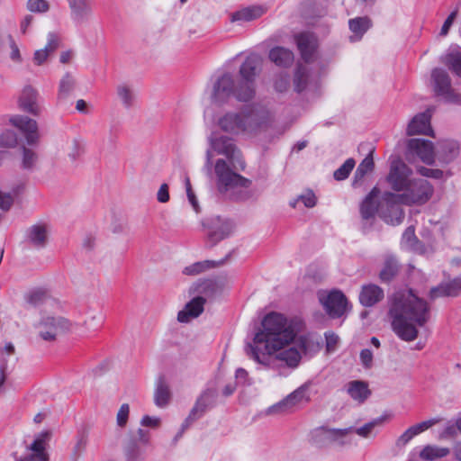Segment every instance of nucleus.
<instances>
[{
  "mask_svg": "<svg viewBox=\"0 0 461 461\" xmlns=\"http://www.w3.org/2000/svg\"><path fill=\"white\" fill-rule=\"evenodd\" d=\"M379 193V189L374 187L361 203L360 212L364 219L372 218L375 212L379 213V202L376 203L375 200L378 196Z\"/></svg>",
  "mask_w": 461,
  "mask_h": 461,
  "instance_id": "cd10ccee",
  "label": "nucleus"
},
{
  "mask_svg": "<svg viewBox=\"0 0 461 461\" xmlns=\"http://www.w3.org/2000/svg\"><path fill=\"white\" fill-rule=\"evenodd\" d=\"M308 386L303 385L298 389L294 390L289 395H287L284 400L287 403V406L292 411L294 406L301 403L303 401H308L309 397L307 395Z\"/></svg>",
  "mask_w": 461,
  "mask_h": 461,
  "instance_id": "e433bc0d",
  "label": "nucleus"
},
{
  "mask_svg": "<svg viewBox=\"0 0 461 461\" xmlns=\"http://www.w3.org/2000/svg\"><path fill=\"white\" fill-rule=\"evenodd\" d=\"M70 18L77 25L86 24L93 16L91 0H68Z\"/></svg>",
  "mask_w": 461,
  "mask_h": 461,
  "instance_id": "2eb2a0df",
  "label": "nucleus"
},
{
  "mask_svg": "<svg viewBox=\"0 0 461 461\" xmlns=\"http://www.w3.org/2000/svg\"><path fill=\"white\" fill-rule=\"evenodd\" d=\"M116 94L120 102L122 104L124 107L129 108L133 104L134 93L131 86H130L129 85H118L116 87Z\"/></svg>",
  "mask_w": 461,
  "mask_h": 461,
  "instance_id": "58836bf2",
  "label": "nucleus"
},
{
  "mask_svg": "<svg viewBox=\"0 0 461 461\" xmlns=\"http://www.w3.org/2000/svg\"><path fill=\"white\" fill-rule=\"evenodd\" d=\"M415 234L413 227H409L402 235L403 242L410 247H413L415 244Z\"/></svg>",
  "mask_w": 461,
  "mask_h": 461,
  "instance_id": "774afa93",
  "label": "nucleus"
},
{
  "mask_svg": "<svg viewBox=\"0 0 461 461\" xmlns=\"http://www.w3.org/2000/svg\"><path fill=\"white\" fill-rule=\"evenodd\" d=\"M398 272V264L393 258H388L385 261L384 268L381 270L379 276L384 282L391 281Z\"/></svg>",
  "mask_w": 461,
  "mask_h": 461,
  "instance_id": "49530a36",
  "label": "nucleus"
},
{
  "mask_svg": "<svg viewBox=\"0 0 461 461\" xmlns=\"http://www.w3.org/2000/svg\"><path fill=\"white\" fill-rule=\"evenodd\" d=\"M268 57L272 62L280 67L291 66L294 59L293 51L284 47L273 48Z\"/></svg>",
  "mask_w": 461,
  "mask_h": 461,
  "instance_id": "c85d7f7f",
  "label": "nucleus"
},
{
  "mask_svg": "<svg viewBox=\"0 0 461 461\" xmlns=\"http://www.w3.org/2000/svg\"><path fill=\"white\" fill-rule=\"evenodd\" d=\"M130 413V406L128 403H123L121 405L117 415H116V422L120 427H124L128 421Z\"/></svg>",
  "mask_w": 461,
  "mask_h": 461,
  "instance_id": "6e6d98bb",
  "label": "nucleus"
},
{
  "mask_svg": "<svg viewBox=\"0 0 461 461\" xmlns=\"http://www.w3.org/2000/svg\"><path fill=\"white\" fill-rule=\"evenodd\" d=\"M359 357H360L361 364L365 368L369 369L372 367L373 353L370 349L365 348V349L361 350Z\"/></svg>",
  "mask_w": 461,
  "mask_h": 461,
  "instance_id": "680f3d73",
  "label": "nucleus"
},
{
  "mask_svg": "<svg viewBox=\"0 0 461 461\" xmlns=\"http://www.w3.org/2000/svg\"><path fill=\"white\" fill-rule=\"evenodd\" d=\"M294 41L302 59L305 62L312 61L318 47L317 38L312 33L303 32L295 35Z\"/></svg>",
  "mask_w": 461,
  "mask_h": 461,
  "instance_id": "dca6fc26",
  "label": "nucleus"
},
{
  "mask_svg": "<svg viewBox=\"0 0 461 461\" xmlns=\"http://www.w3.org/2000/svg\"><path fill=\"white\" fill-rule=\"evenodd\" d=\"M347 392L354 401L358 402H365L371 394L368 384L361 380H354L348 383Z\"/></svg>",
  "mask_w": 461,
  "mask_h": 461,
  "instance_id": "a878e982",
  "label": "nucleus"
},
{
  "mask_svg": "<svg viewBox=\"0 0 461 461\" xmlns=\"http://www.w3.org/2000/svg\"><path fill=\"white\" fill-rule=\"evenodd\" d=\"M59 47V38L53 33L48 35L47 44L33 52L32 61L35 67H43L48 64L50 56Z\"/></svg>",
  "mask_w": 461,
  "mask_h": 461,
  "instance_id": "a211bd4d",
  "label": "nucleus"
},
{
  "mask_svg": "<svg viewBox=\"0 0 461 461\" xmlns=\"http://www.w3.org/2000/svg\"><path fill=\"white\" fill-rule=\"evenodd\" d=\"M393 332L403 341L411 342L419 336L420 328L429 319V308L426 301L411 290L395 293L389 308Z\"/></svg>",
  "mask_w": 461,
  "mask_h": 461,
  "instance_id": "7ed1b4c3",
  "label": "nucleus"
},
{
  "mask_svg": "<svg viewBox=\"0 0 461 461\" xmlns=\"http://www.w3.org/2000/svg\"><path fill=\"white\" fill-rule=\"evenodd\" d=\"M370 26L371 22L366 17H358L349 21V28L357 38H360Z\"/></svg>",
  "mask_w": 461,
  "mask_h": 461,
  "instance_id": "c03bdc74",
  "label": "nucleus"
},
{
  "mask_svg": "<svg viewBox=\"0 0 461 461\" xmlns=\"http://www.w3.org/2000/svg\"><path fill=\"white\" fill-rule=\"evenodd\" d=\"M214 266H215V264L212 261L206 260V261H203V262H196L194 264H192V265L185 267L184 274L191 275V276L198 275V274L203 272L204 270H206L210 267H212Z\"/></svg>",
  "mask_w": 461,
  "mask_h": 461,
  "instance_id": "603ef678",
  "label": "nucleus"
},
{
  "mask_svg": "<svg viewBox=\"0 0 461 461\" xmlns=\"http://www.w3.org/2000/svg\"><path fill=\"white\" fill-rule=\"evenodd\" d=\"M265 12L266 9L261 5L244 7L231 14L230 22L249 23L261 17Z\"/></svg>",
  "mask_w": 461,
  "mask_h": 461,
  "instance_id": "b1692460",
  "label": "nucleus"
},
{
  "mask_svg": "<svg viewBox=\"0 0 461 461\" xmlns=\"http://www.w3.org/2000/svg\"><path fill=\"white\" fill-rule=\"evenodd\" d=\"M234 92L235 82L231 76L225 74L215 82L211 95V102L213 105L221 106L228 102L230 97L234 95Z\"/></svg>",
  "mask_w": 461,
  "mask_h": 461,
  "instance_id": "4468645a",
  "label": "nucleus"
},
{
  "mask_svg": "<svg viewBox=\"0 0 461 461\" xmlns=\"http://www.w3.org/2000/svg\"><path fill=\"white\" fill-rule=\"evenodd\" d=\"M169 191L167 184H162L157 193V199L159 203H165L169 201Z\"/></svg>",
  "mask_w": 461,
  "mask_h": 461,
  "instance_id": "0e129e2a",
  "label": "nucleus"
},
{
  "mask_svg": "<svg viewBox=\"0 0 461 461\" xmlns=\"http://www.w3.org/2000/svg\"><path fill=\"white\" fill-rule=\"evenodd\" d=\"M408 158L417 157L422 162L432 165L435 161V151L431 141L423 139H411L406 144Z\"/></svg>",
  "mask_w": 461,
  "mask_h": 461,
  "instance_id": "f8f14e48",
  "label": "nucleus"
},
{
  "mask_svg": "<svg viewBox=\"0 0 461 461\" xmlns=\"http://www.w3.org/2000/svg\"><path fill=\"white\" fill-rule=\"evenodd\" d=\"M69 321L60 315L44 311L35 323L39 338L46 342H54L59 336L70 330Z\"/></svg>",
  "mask_w": 461,
  "mask_h": 461,
  "instance_id": "39448f33",
  "label": "nucleus"
},
{
  "mask_svg": "<svg viewBox=\"0 0 461 461\" xmlns=\"http://www.w3.org/2000/svg\"><path fill=\"white\" fill-rule=\"evenodd\" d=\"M9 122L14 128L20 130L25 136L29 146H37L41 140L38 122L26 115L16 114L9 119Z\"/></svg>",
  "mask_w": 461,
  "mask_h": 461,
  "instance_id": "9d476101",
  "label": "nucleus"
},
{
  "mask_svg": "<svg viewBox=\"0 0 461 461\" xmlns=\"http://www.w3.org/2000/svg\"><path fill=\"white\" fill-rule=\"evenodd\" d=\"M40 94L36 87L27 84L23 86L18 97V106L23 112L33 116H39L41 107L39 104Z\"/></svg>",
  "mask_w": 461,
  "mask_h": 461,
  "instance_id": "ddd939ff",
  "label": "nucleus"
},
{
  "mask_svg": "<svg viewBox=\"0 0 461 461\" xmlns=\"http://www.w3.org/2000/svg\"><path fill=\"white\" fill-rule=\"evenodd\" d=\"M274 87L280 93L286 91L289 87V77L285 74L277 75L274 81Z\"/></svg>",
  "mask_w": 461,
  "mask_h": 461,
  "instance_id": "bf43d9fd",
  "label": "nucleus"
},
{
  "mask_svg": "<svg viewBox=\"0 0 461 461\" xmlns=\"http://www.w3.org/2000/svg\"><path fill=\"white\" fill-rule=\"evenodd\" d=\"M261 330L246 348V355L257 364L269 367L274 360L289 367L298 366L302 356L295 344L296 331L283 314L271 312L265 316Z\"/></svg>",
  "mask_w": 461,
  "mask_h": 461,
  "instance_id": "f257e3e1",
  "label": "nucleus"
},
{
  "mask_svg": "<svg viewBox=\"0 0 461 461\" xmlns=\"http://www.w3.org/2000/svg\"><path fill=\"white\" fill-rule=\"evenodd\" d=\"M384 291L374 284L365 285L359 293V302L365 307H371L384 298Z\"/></svg>",
  "mask_w": 461,
  "mask_h": 461,
  "instance_id": "412c9836",
  "label": "nucleus"
},
{
  "mask_svg": "<svg viewBox=\"0 0 461 461\" xmlns=\"http://www.w3.org/2000/svg\"><path fill=\"white\" fill-rule=\"evenodd\" d=\"M433 194V186L425 179H412L402 193L387 195L391 200L400 199L405 205H421Z\"/></svg>",
  "mask_w": 461,
  "mask_h": 461,
  "instance_id": "423d86ee",
  "label": "nucleus"
},
{
  "mask_svg": "<svg viewBox=\"0 0 461 461\" xmlns=\"http://www.w3.org/2000/svg\"><path fill=\"white\" fill-rule=\"evenodd\" d=\"M64 156L70 161H75L82 154V145L77 139H72L63 147Z\"/></svg>",
  "mask_w": 461,
  "mask_h": 461,
  "instance_id": "4c0bfd02",
  "label": "nucleus"
},
{
  "mask_svg": "<svg viewBox=\"0 0 461 461\" xmlns=\"http://www.w3.org/2000/svg\"><path fill=\"white\" fill-rule=\"evenodd\" d=\"M26 8L32 13H46L50 10V4L46 0H28Z\"/></svg>",
  "mask_w": 461,
  "mask_h": 461,
  "instance_id": "5fc2aeb1",
  "label": "nucleus"
},
{
  "mask_svg": "<svg viewBox=\"0 0 461 461\" xmlns=\"http://www.w3.org/2000/svg\"><path fill=\"white\" fill-rule=\"evenodd\" d=\"M28 303L32 306H40L41 307V314L44 311H49L50 308L55 304H58L54 299L50 297L43 291H34L28 296Z\"/></svg>",
  "mask_w": 461,
  "mask_h": 461,
  "instance_id": "7c9ffc66",
  "label": "nucleus"
},
{
  "mask_svg": "<svg viewBox=\"0 0 461 461\" xmlns=\"http://www.w3.org/2000/svg\"><path fill=\"white\" fill-rule=\"evenodd\" d=\"M309 82V71L303 66H298L294 73V86L297 92L304 90Z\"/></svg>",
  "mask_w": 461,
  "mask_h": 461,
  "instance_id": "37998d69",
  "label": "nucleus"
},
{
  "mask_svg": "<svg viewBox=\"0 0 461 461\" xmlns=\"http://www.w3.org/2000/svg\"><path fill=\"white\" fill-rule=\"evenodd\" d=\"M216 396V391L213 389L205 390L197 399L194 406L186 418L184 426L188 427L194 420L198 419L206 410L207 406L212 402Z\"/></svg>",
  "mask_w": 461,
  "mask_h": 461,
  "instance_id": "6ab92c4d",
  "label": "nucleus"
},
{
  "mask_svg": "<svg viewBox=\"0 0 461 461\" xmlns=\"http://www.w3.org/2000/svg\"><path fill=\"white\" fill-rule=\"evenodd\" d=\"M307 440L309 444L315 447H326L329 446L328 426H321L312 429Z\"/></svg>",
  "mask_w": 461,
  "mask_h": 461,
  "instance_id": "c756f323",
  "label": "nucleus"
},
{
  "mask_svg": "<svg viewBox=\"0 0 461 461\" xmlns=\"http://www.w3.org/2000/svg\"><path fill=\"white\" fill-rule=\"evenodd\" d=\"M412 170L400 158H394L391 162L390 171L386 177L391 188L396 192L402 193L412 179L410 176Z\"/></svg>",
  "mask_w": 461,
  "mask_h": 461,
  "instance_id": "6e6552de",
  "label": "nucleus"
},
{
  "mask_svg": "<svg viewBox=\"0 0 461 461\" xmlns=\"http://www.w3.org/2000/svg\"><path fill=\"white\" fill-rule=\"evenodd\" d=\"M318 298L331 318H339L349 310L348 301L340 290H321L318 293Z\"/></svg>",
  "mask_w": 461,
  "mask_h": 461,
  "instance_id": "0eeeda50",
  "label": "nucleus"
},
{
  "mask_svg": "<svg viewBox=\"0 0 461 461\" xmlns=\"http://www.w3.org/2000/svg\"><path fill=\"white\" fill-rule=\"evenodd\" d=\"M19 136L12 131L7 130L0 133V147L5 149H14L18 145Z\"/></svg>",
  "mask_w": 461,
  "mask_h": 461,
  "instance_id": "09e8293b",
  "label": "nucleus"
},
{
  "mask_svg": "<svg viewBox=\"0 0 461 461\" xmlns=\"http://www.w3.org/2000/svg\"><path fill=\"white\" fill-rule=\"evenodd\" d=\"M383 423L382 419H376L370 422L364 424L362 427L356 429V433L364 438H373L377 433V427Z\"/></svg>",
  "mask_w": 461,
  "mask_h": 461,
  "instance_id": "79ce46f5",
  "label": "nucleus"
},
{
  "mask_svg": "<svg viewBox=\"0 0 461 461\" xmlns=\"http://www.w3.org/2000/svg\"><path fill=\"white\" fill-rule=\"evenodd\" d=\"M9 48H10V53L9 57L12 61L14 63H22L23 57L20 51L19 45L15 42V41L12 38L9 40Z\"/></svg>",
  "mask_w": 461,
  "mask_h": 461,
  "instance_id": "4d7b16f0",
  "label": "nucleus"
},
{
  "mask_svg": "<svg viewBox=\"0 0 461 461\" xmlns=\"http://www.w3.org/2000/svg\"><path fill=\"white\" fill-rule=\"evenodd\" d=\"M434 81V89L439 95L445 96L447 100L451 99L450 78L447 72L442 69L435 68L432 71Z\"/></svg>",
  "mask_w": 461,
  "mask_h": 461,
  "instance_id": "5701e85b",
  "label": "nucleus"
},
{
  "mask_svg": "<svg viewBox=\"0 0 461 461\" xmlns=\"http://www.w3.org/2000/svg\"><path fill=\"white\" fill-rule=\"evenodd\" d=\"M396 194L393 192H384L379 200V215L389 224L396 225L402 222L404 212L402 204H404L400 199L391 200L387 195Z\"/></svg>",
  "mask_w": 461,
  "mask_h": 461,
  "instance_id": "1a4fd4ad",
  "label": "nucleus"
},
{
  "mask_svg": "<svg viewBox=\"0 0 461 461\" xmlns=\"http://www.w3.org/2000/svg\"><path fill=\"white\" fill-rule=\"evenodd\" d=\"M233 229L234 225L231 221H223L218 227L212 230L210 236L214 241H219L227 238L232 232Z\"/></svg>",
  "mask_w": 461,
  "mask_h": 461,
  "instance_id": "a18cd8bd",
  "label": "nucleus"
},
{
  "mask_svg": "<svg viewBox=\"0 0 461 461\" xmlns=\"http://www.w3.org/2000/svg\"><path fill=\"white\" fill-rule=\"evenodd\" d=\"M170 400V391L168 386L163 382L159 381L157 384L154 401L157 406L165 407Z\"/></svg>",
  "mask_w": 461,
  "mask_h": 461,
  "instance_id": "ea45409f",
  "label": "nucleus"
},
{
  "mask_svg": "<svg viewBox=\"0 0 461 461\" xmlns=\"http://www.w3.org/2000/svg\"><path fill=\"white\" fill-rule=\"evenodd\" d=\"M450 453L449 448L428 445L420 452V457L426 461L442 458Z\"/></svg>",
  "mask_w": 461,
  "mask_h": 461,
  "instance_id": "c9c22d12",
  "label": "nucleus"
},
{
  "mask_svg": "<svg viewBox=\"0 0 461 461\" xmlns=\"http://www.w3.org/2000/svg\"><path fill=\"white\" fill-rule=\"evenodd\" d=\"M13 203L14 199L11 194L0 191V208L2 210H9Z\"/></svg>",
  "mask_w": 461,
  "mask_h": 461,
  "instance_id": "338daca9",
  "label": "nucleus"
},
{
  "mask_svg": "<svg viewBox=\"0 0 461 461\" xmlns=\"http://www.w3.org/2000/svg\"><path fill=\"white\" fill-rule=\"evenodd\" d=\"M443 62L456 76L461 77V50H454L443 58Z\"/></svg>",
  "mask_w": 461,
  "mask_h": 461,
  "instance_id": "a19ab883",
  "label": "nucleus"
},
{
  "mask_svg": "<svg viewBox=\"0 0 461 461\" xmlns=\"http://www.w3.org/2000/svg\"><path fill=\"white\" fill-rule=\"evenodd\" d=\"M269 119L268 111L262 106L247 107L240 112L229 111L218 116L216 126L230 135H251L263 128Z\"/></svg>",
  "mask_w": 461,
  "mask_h": 461,
  "instance_id": "20e7f679",
  "label": "nucleus"
},
{
  "mask_svg": "<svg viewBox=\"0 0 461 461\" xmlns=\"http://www.w3.org/2000/svg\"><path fill=\"white\" fill-rule=\"evenodd\" d=\"M431 113L429 111L416 114L409 122L406 133L409 136L425 134L433 136L430 126Z\"/></svg>",
  "mask_w": 461,
  "mask_h": 461,
  "instance_id": "f3484780",
  "label": "nucleus"
},
{
  "mask_svg": "<svg viewBox=\"0 0 461 461\" xmlns=\"http://www.w3.org/2000/svg\"><path fill=\"white\" fill-rule=\"evenodd\" d=\"M140 424L144 427H150L155 429L160 425V419L158 417L145 415L142 417Z\"/></svg>",
  "mask_w": 461,
  "mask_h": 461,
  "instance_id": "69168bd1",
  "label": "nucleus"
},
{
  "mask_svg": "<svg viewBox=\"0 0 461 461\" xmlns=\"http://www.w3.org/2000/svg\"><path fill=\"white\" fill-rule=\"evenodd\" d=\"M458 153L459 148L455 140H443L438 145L437 156L443 163H449L457 157Z\"/></svg>",
  "mask_w": 461,
  "mask_h": 461,
  "instance_id": "bb28decb",
  "label": "nucleus"
},
{
  "mask_svg": "<svg viewBox=\"0 0 461 461\" xmlns=\"http://www.w3.org/2000/svg\"><path fill=\"white\" fill-rule=\"evenodd\" d=\"M50 437L51 432L49 430L37 434L32 443L26 447L27 453L18 457L19 461H49L46 445Z\"/></svg>",
  "mask_w": 461,
  "mask_h": 461,
  "instance_id": "9b49d317",
  "label": "nucleus"
},
{
  "mask_svg": "<svg viewBox=\"0 0 461 461\" xmlns=\"http://www.w3.org/2000/svg\"><path fill=\"white\" fill-rule=\"evenodd\" d=\"M374 168V160L373 158L370 155L366 157L362 162L357 167L355 176H354V185H356L357 182L361 181L365 176L371 172Z\"/></svg>",
  "mask_w": 461,
  "mask_h": 461,
  "instance_id": "de8ad7c7",
  "label": "nucleus"
},
{
  "mask_svg": "<svg viewBox=\"0 0 461 461\" xmlns=\"http://www.w3.org/2000/svg\"><path fill=\"white\" fill-rule=\"evenodd\" d=\"M298 200H301L306 207L312 208L315 206L317 199L312 191H307L303 194L300 195Z\"/></svg>",
  "mask_w": 461,
  "mask_h": 461,
  "instance_id": "e2e57ef3",
  "label": "nucleus"
},
{
  "mask_svg": "<svg viewBox=\"0 0 461 461\" xmlns=\"http://www.w3.org/2000/svg\"><path fill=\"white\" fill-rule=\"evenodd\" d=\"M461 293V278L440 284L430 290V297L436 299L441 296H456Z\"/></svg>",
  "mask_w": 461,
  "mask_h": 461,
  "instance_id": "393cba45",
  "label": "nucleus"
},
{
  "mask_svg": "<svg viewBox=\"0 0 461 461\" xmlns=\"http://www.w3.org/2000/svg\"><path fill=\"white\" fill-rule=\"evenodd\" d=\"M50 228L45 223L38 222L27 230V240L34 247H44L49 240Z\"/></svg>",
  "mask_w": 461,
  "mask_h": 461,
  "instance_id": "aec40b11",
  "label": "nucleus"
},
{
  "mask_svg": "<svg viewBox=\"0 0 461 461\" xmlns=\"http://www.w3.org/2000/svg\"><path fill=\"white\" fill-rule=\"evenodd\" d=\"M259 70V61L256 58H248L240 68V81L253 82Z\"/></svg>",
  "mask_w": 461,
  "mask_h": 461,
  "instance_id": "2f4dec72",
  "label": "nucleus"
},
{
  "mask_svg": "<svg viewBox=\"0 0 461 461\" xmlns=\"http://www.w3.org/2000/svg\"><path fill=\"white\" fill-rule=\"evenodd\" d=\"M208 142L206 165L212 170L217 191L232 200L249 199L252 181L240 174L246 162L234 140L225 135L212 134Z\"/></svg>",
  "mask_w": 461,
  "mask_h": 461,
  "instance_id": "f03ea898",
  "label": "nucleus"
},
{
  "mask_svg": "<svg viewBox=\"0 0 461 461\" xmlns=\"http://www.w3.org/2000/svg\"><path fill=\"white\" fill-rule=\"evenodd\" d=\"M291 410L287 406V403L283 399L282 401L267 407L264 411V414L267 416H280L290 412Z\"/></svg>",
  "mask_w": 461,
  "mask_h": 461,
  "instance_id": "3c124183",
  "label": "nucleus"
},
{
  "mask_svg": "<svg viewBox=\"0 0 461 461\" xmlns=\"http://www.w3.org/2000/svg\"><path fill=\"white\" fill-rule=\"evenodd\" d=\"M74 86L75 79L73 78V77L68 73L63 75L59 86V95H61L62 97H67L73 90Z\"/></svg>",
  "mask_w": 461,
  "mask_h": 461,
  "instance_id": "8fccbe9b",
  "label": "nucleus"
},
{
  "mask_svg": "<svg viewBox=\"0 0 461 461\" xmlns=\"http://www.w3.org/2000/svg\"><path fill=\"white\" fill-rule=\"evenodd\" d=\"M255 94L256 91L253 82L240 81V83L235 86L234 95L240 102L250 101L254 98Z\"/></svg>",
  "mask_w": 461,
  "mask_h": 461,
  "instance_id": "72a5a7b5",
  "label": "nucleus"
},
{
  "mask_svg": "<svg viewBox=\"0 0 461 461\" xmlns=\"http://www.w3.org/2000/svg\"><path fill=\"white\" fill-rule=\"evenodd\" d=\"M20 166L23 170L31 171L35 168L38 163L37 153L30 148L22 146L20 149Z\"/></svg>",
  "mask_w": 461,
  "mask_h": 461,
  "instance_id": "f704fd0d",
  "label": "nucleus"
},
{
  "mask_svg": "<svg viewBox=\"0 0 461 461\" xmlns=\"http://www.w3.org/2000/svg\"><path fill=\"white\" fill-rule=\"evenodd\" d=\"M352 427L348 428H331L328 427L329 445L336 444L344 446L347 444V438L352 432Z\"/></svg>",
  "mask_w": 461,
  "mask_h": 461,
  "instance_id": "473e14b6",
  "label": "nucleus"
},
{
  "mask_svg": "<svg viewBox=\"0 0 461 461\" xmlns=\"http://www.w3.org/2000/svg\"><path fill=\"white\" fill-rule=\"evenodd\" d=\"M185 190L188 201L196 213L200 212V206L195 194L194 193L189 178L185 179Z\"/></svg>",
  "mask_w": 461,
  "mask_h": 461,
  "instance_id": "13d9d810",
  "label": "nucleus"
},
{
  "mask_svg": "<svg viewBox=\"0 0 461 461\" xmlns=\"http://www.w3.org/2000/svg\"><path fill=\"white\" fill-rule=\"evenodd\" d=\"M417 171L423 176L431 177L435 179H440L443 177V171L440 169L428 168L425 167H420Z\"/></svg>",
  "mask_w": 461,
  "mask_h": 461,
  "instance_id": "052dcab7",
  "label": "nucleus"
},
{
  "mask_svg": "<svg viewBox=\"0 0 461 461\" xmlns=\"http://www.w3.org/2000/svg\"><path fill=\"white\" fill-rule=\"evenodd\" d=\"M354 167L355 160L353 158L347 159L344 164L334 172V178L339 181L346 179Z\"/></svg>",
  "mask_w": 461,
  "mask_h": 461,
  "instance_id": "864d4df0",
  "label": "nucleus"
},
{
  "mask_svg": "<svg viewBox=\"0 0 461 461\" xmlns=\"http://www.w3.org/2000/svg\"><path fill=\"white\" fill-rule=\"evenodd\" d=\"M205 299L203 297H195L186 303L185 308L178 312L177 321L179 322H188L191 319L198 317L203 311Z\"/></svg>",
  "mask_w": 461,
  "mask_h": 461,
  "instance_id": "4be33fe9",
  "label": "nucleus"
}]
</instances>
